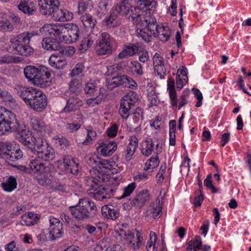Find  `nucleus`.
Masks as SVG:
<instances>
[{"label":"nucleus","instance_id":"e433bc0d","mask_svg":"<svg viewBox=\"0 0 251 251\" xmlns=\"http://www.w3.org/2000/svg\"><path fill=\"white\" fill-rule=\"evenodd\" d=\"M0 29L4 31H12L13 29V25L7 19L6 15L3 13H0Z\"/></svg>","mask_w":251,"mask_h":251},{"label":"nucleus","instance_id":"c85d7f7f","mask_svg":"<svg viewBox=\"0 0 251 251\" xmlns=\"http://www.w3.org/2000/svg\"><path fill=\"white\" fill-rule=\"evenodd\" d=\"M150 194L147 190H143L137 194L132 200L134 207L140 208L149 200Z\"/></svg>","mask_w":251,"mask_h":251},{"label":"nucleus","instance_id":"6e6d98bb","mask_svg":"<svg viewBox=\"0 0 251 251\" xmlns=\"http://www.w3.org/2000/svg\"><path fill=\"white\" fill-rule=\"evenodd\" d=\"M108 3L105 2H101L100 3L97 8V13L99 16L101 18L105 15L108 11Z\"/></svg>","mask_w":251,"mask_h":251},{"label":"nucleus","instance_id":"680f3d73","mask_svg":"<svg viewBox=\"0 0 251 251\" xmlns=\"http://www.w3.org/2000/svg\"><path fill=\"white\" fill-rule=\"evenodd\" d=\"M154 72L161 79L164 78L166 75V68L164 64L154 67Z\"/></svg>","mask_w":251,"mask_h":251},{"label":"nucleus","instance_id":"393cba45","mask_svg":"<svg viewBox=\"0 0 251 251\" xmlns=\"http://www.w3.org/2000/svg\"><path fill=\"white\" fill-rule=\"evenodd\" d=\"M100 158L96 154H88L86 156L85 161L86 163L89 166L92 167V169L90 170V176H97L98 173H100L98 169Z\"/></svg>","mask_w":251,"mask_h":251},{"label":"nucleus","instance_id":"7c9ffc66","mask_svg":"<svg viewBox=\"0 0 251 251\" xmlns=\"http://www.w3.org/2000/svg\"><path fill=\"white\" fill-rule=\"evenodd\" d=\"M40 94L41 95L38 96V98L33 102V104L30 106V108L38 112L45 110L47 105V98L45 94L43 92Z\"/></svg>","mask_w":251,"mask_h":251},{"label":"nucleus","instance_id":"4c0bfd02","mask_svg":"<svg viewBox=\"0 0 251 251\" xmlns=\"http://www.w3.org/2000/svg\"><path fill=\"white\" fill-rule=\"evenodd\" d=\"M159 162L158 155L152 156L145 163L144 170L146 171L151 170V172H152L154 169L158 166Z\"/></svg>","mask_w":251,"mask_h":251},{"label":"nucleus","instance_id":"f3484780","mask_svg":"<svg viewBox=\"0 0 251 251\" xmlns=\"http://www.w3.org/2000/svg\"><path fill=\"white\" fill-rule=\"evenodd\" d=\"M36 89L32 87H25L21 85H16L14 88L15 92L22 98L24 102L27 105L31 103V98L35 94Z\"/></svg>","mask_w":251,"mask_h":251},{"label":"nucleus","instance_id":"dca6fc26","mask_svg":"<svg viewBox=\"0 0 251 251\" xmlns=\"http://www.w3.org/2000/svg\"><path fill=\"white\" fill-rule=\"evenodd\" d=\"M38 4L40 12L46 16H51L60 5L59 0H38Z\"/></svg>","mask_w":251,"mask_h":251},{"label":"nucleus","instance_id":"1a4fd4ad","mask_svg":"<svg viewBox=\"0 0 251 251\" xmlns=\"http://www.w3.org/2000/svg\"><path fill=\"white\" fill-rule=\"evenodd\" d=\"M138 96L133 91H130L127 95L124 96L120 101L119 113L121 117L124 120H127L131 112V109L137 101Z\"/></svg>","mask_w":251,"mask_h":251},{"label":"nucleus","instance_id":"9b49d317","mask_svg":"<svg viewBox=\"0 0 251 251\" xmlns=\"http://www.w3.org/2000/svg\"><path fill=\"white\" fill-rule=\"evenodd\" d=\"M38 140L36 141L37 146L36 151L37 152L36 158L42 161H48L53 159L55 152L53 148L47 143L44 138Z\"/></svg>","mask_w":251,"mask_h":251},{"label":"nucleus","instance_id":"4be33fe9","mask_svg":"<svg viewBox=\"0 0 251 251\" xmlns=\"http://www.w3.org/2000/svg\"><path fill=\"white\" fill-rule=\"evenodd\" d=\"M82 104L83 101L81 100L76 96L71 94L62 111L65 113L75 112L78 110Z\"/></svg>","mask_w":251,"mask_h":251},{"label":"nucleus","instance_id":"864d4df0","mask_svg":"<svg viewBox=\"0 0 251 251\" xmlns=\"http://www.w3.org/2000/svg\"><path fill=\"white\" fill-rule=\"evenodd\" d=\"M167 168V165L166 162L163 163L161 164L159 171L157 174L156 176V180L157 183H161L164 180V174L165 173V170Z\"/></svg>","mask_w":251,"mask_h":251},{"label":"nucleus","instance_id":"423d86ee","mask_svg":"<svg viewBox=\"0 0 251 251\" xmlns=\"http://www.w3.org/2000/svg\"><path fill=\"white\" fill-rule=\"evenodd\" d=\"M55 30L60 35L62 42L66 44H72L78 40L80 30L77 25L68 23L65 25L55 24Z\"/></svg>","mask_w":251,"mask_h":251},{"label":"nucleus","instance_id":"58836bf2","mask_svg":"<svg viewBox=\"0 0 251 251\" xmlns=\"http://www.w3.org/2000/svg\"><path fill=\"white\" fill-rule=\"evenodd\" d=\"M28 44L22 45L14 47L15 52L21 55L27 56L32 54L33 49Z\"/></svg>","mask_w":251,"mask_h":251},{"label":"nucleus","instance_id":"c756f323","mask_svg":"<svg viewBox=\"0 0 251 251\" xmlns=\"http://www.w3.org/2000/svg\"><path fill=\"white\" fill-rule=\"evenodd\" d=\"M129 140V143L127 147L126 154L125 157L127 161H129L132 159L138 146V139L135 135L131 136Z\"/></svg>","mask_w":251,"mask_h":251},{"label":"nucleus","instance_id":"6ab92c4d","mask_svg":"<svg viewBox=\"0 0 251 251\" xmlns=\"http://www.w3.org/2000/svg\"><path fill=\"white\" fill-rule=\"evenodd\" d=\"M63 165L64 170L69 173L74 175L78 174L79 171V164L77 163L72 157L66 155L63 159Z\"/></svg>","mask_w":251,"mask_h":251},{"label":"nucleus","instance_id":"c9c22d12","mask_svg":"<svg viewBox=\"0 0 251 251\" xmlns=\"http://www.w3.org/2000/svg\"><path fill=\"white\" fill-rule=\"evenodd\" d=\"M17 183L16 178L10 176L7 180L1 183V187L6 192H10L17 188Z\"/></svg>","mask_w":251,"mask_h":251},{"label":"nucleus","instance_id":"5701e85b","mask_svg":"<svg viewBox=\"0 0 251 251\" xmlns=\"http://www.w3.org/2000/svg\"><path fill=\"white\" fill-rule=\"evenodd\" d=\"M142 47L139 44H130L125 46L122 51L118 55L119 59H124L129 56H132L138 52H141Z\"/></svg>","mask_w":251,"mask_h":251},{"label":"nucleus","instance_id":"49530a36","mask_svg":"<svg viewBox=\"0 0 251 251\" xmlns=\"http://www.w3.org/2000/svg\"><path fill=\"white\" fill-rule=\"evenodd\" d=\"M87 130V133L86 139L82 142V144L84 145L92 144L93 141L96 139L97 136L96 132L93 129H88Z\"/></svg>","mask_w":251,"mask_h":251},{"label":"nucleus","instance_id":"7ed1b4c3","mask_svg":"<svg viewBox=\"0 0 251 251\" xmlns=\"http://www.w3.org/2000/svg\"><path fill=\"white\" fill-rule=\"evenodd\" d=\"M86 185L88 187V190H93V198L98 201L110 199L113 195L114 190L110 187L100 186V183L104 182L105 178L101 173H98L97 176L85 177Z\"/></svg>","mask_w":251,"mask_h":251},{"label":"nucleus","instance_id":"2f4dec72","mask_svg":"<svg viewBox=\"0 0 251 251\" xmlns=\"http://www.w3.org/2000/svg\"><path fill=\"white\" fill-rule=\"evenodd\" d=\"M132 7L129 0H123L116 5L115 11L117 14L128 16Z\"/></svg>","mask_w":251,"mask_h":251},{"label":"nucleus","instance_id":"ea45409f","mask_svg":"<svg viewBox=\"0 0 251 251\" xmlns=\"http://www.w3.org/2000/svg\"><path fill=\"white\" fill-rule=\"evenodd\" d=\"M80 18L84 26L86 28H93L97 23L96 19L88 13L82 15Z\"/></svg>","mask_w":251,"mask_h":251},{"label":"nucleus","instance_id":"a18cd8bd","mask_svg":"<svg viewBox=\"0 0 251 251\" xmlns=\"http://www.w3.org/2000/svg\"><path fill=\"white\" fill-rule=\"evenodd\" d=\"M129 67L131 70V73L133 75H142L143 74L142 65L136 60L131 61Z\"/></svg>","mask_w":251,"mask_h":251},{"label":"nucleus","instance_id":"13d9d810","mask_svg":"<svg viewBox=\"0 0 251 251\" xmlns=\"http://www.w3.org/2000/svg\"><path fill=\"white\" fill-rule=\"evenodd\" d=\"M192 91L194 94L195 97L198 100V101L196 104V106L198 107L201 106L202 105V100L203 99L202 93L199 89L195 88H193L192 89Z\"/></svg>","mask_w":251,"mask_h":251},{"label":"nucleus","instance_id":"412c9836","mask_svg":"<svg viewBox=\"0 0 251 251\" xmlns=\"http://www.w3.org/2000/svg\"><path fill=\"white\" fill-rule=\"evenodd\" d=\"M38 34L37 32L35 31L24 32L11 39L10 41L15 47L28 44L30 42V39L33 36Z\"/></svg>","mask_w":251,"mask_h":251},{"label":"nucleus","instance_id":"aec40b11","mask_svg":"<svg viewBox=\"0 0 251 251\" xmlns=\"http://www.w3.org/2000/svg\"><path fill=\"white\" fill-rule=\"evenodd\" d=\"M100 163L98 169L100 173H101L104 176V174H116L117 173V165L116 162L113 160H109L107 159H104L100 158Z\"/></svg>","mask_w":251,"mask_h":251},{"label":"nucleus","instance_id":"9d476101","mask_svg":"<svg viewBox=\"0 0 251 251\" xmlns=\"http://www.w3.org/2000/svg\"><path fill=\"white\" fill-rule=\"evenodd\" d=\"M114 39L107 32L100 34L95 46L96 53L98 55L110 54L112 53V48Z\"/></svg>","mask_w":251,"mask_h":251},{"label":"nucleus","instance_id":"39448f33","mask_svg":"<svg viewBox=\"0 0 251 251\" xmlns=\"http://www.w3.org/2000/svg\"><path fill=\"white\" fill-rule=\"evenodd\" d=\"M55 28V24H45L39 29V34L47 36L43 38L42 42V47L45 50L52 51L60 50L62 39Z\"/></svg>","mask_w":251,"mask_h":251},{"label":"nucleus","instance_id":"c03bdc74","mask_svg":"<svg viewBox=\"0 0 251 251\" xmlns=\"http://www.w3.org/2000/svg\"><path fill=\"white\" fill-rule=\"evenodd\" d=\"M39 139H43V137H38L37 135H33L32 137L28 138L25 142H23L22 144L30 149L32 151H36L37 149V146L35 144L36 143V141Z\"/></svg>","mask_w":251,"mask_h":251},{"label":"nucleus","instance_id":"f03ea898","mask_svg":"<svg viewBox=\"0 0 251 251\" xmlns=\"http://www.w3.org/2000/svg\"><path fill=\"white\" fill-rule=\"evenodd\" d=\"M152 35H156L161 42H166L170 38L171 31L168 26H159L154 17H149L139 25L137 36L148 43L151 41Z\"/></svg>","mask_w":251,"mask_h":251},{"label":"nucleus","instance_id":"a19ab883","mask_svg":"<svg viewBox=\"0 0 251 251\" xmlns=\"http://www.w3.org/2000/svg\"><path fill=\"white\" fill-rule=\"evenodd\" d=\"M120 80V84L125 87L134 89L138 86L137 83L132 78L127 75L121 76Z\"/></svg>","mask_w":251,"mask_h":251},{"label":"nucleus","instance_id":"de8ad7c7","mask_svg":"<svg viewBox=\"0 0 251 251\" xmlns=\"http://www.w3.org/2000/svg\"><path fill=\"white\" fill-rule=\"evenodd\" d=\"M136 187V184L134 182L129 184L127 186L123 188V194L118 198L119 200H121L126 198L133 193Z\"/></svg>","mask_w":251,"mask_h":251},{"label":"nucleus","instance_id":"e2e57ef3","mask_svg":"<svg viewBox=\"0 0 251 251\" xmlns=\"http://www.w3.org/2000/svg\"><path fill=\"white\" fill-rule=\"evenodd\" d=\"M121 76L116 77H113L110 81H109L107 84V88L108 89L112 90L113 88L121 85L120 84Z\"/></svg>","mask_w":251,"mask_h":251},{"label":"nucleus","instance_id":"72a5a7b5","mask_svg":"<svg viewBox=\"0 0 251 251\" xmlns=\"http://www.w3.org/2000/svg\"><path fill=\"white\" fill-rule=\"evenodd\" d=\"M39 71V69L35 66L30 65L25 68L24 73L25 77L29 81L33 84L34 78H36Z\"/></svg>","mask_w":251,"mask_h":251},{"label":"nucleus","instance_id":"2eb2a0df","mask_svg":"<svg viewBox=\"0 0 251 251\" xmlns=\"http://www.w3.org/2000/svg\"><path fill=\"white\" fill-rule=\"evenodd\" d=\"M96 148L98 152L104 157L110 156L117 150V145L116 142L103 141L100 140L97 142Z\"/></svg>","mask_w":251,"mask_h":251},{"label":"nucleus","instance_id":"338daca9","mask_svg":"<svg viewBox=\"0 0 251 251\" xmlns=\"http://www.w3.org/2000/svg\"><path fill=\"white\" fill-rule=\"evenodd\" d=\"M138 53H141L139 56V60L142 63H146L150 59V56L148 54L147 50H144L142 48L141 49V52H138Z\"/></svg>","mask_w":251,"mask_h":251},{"label":"nucleus","instance_id":"3c124183","mask_svg":"<svg viewBox=\"0 0 251 251\" xmlns=\"http://www.w3.org/2000/svg\"><path fill=\"white\" fill-rule=\"evenodd\" d=\"M80 87L79 81L77 79H73L69 85V89L73 93L72 94H74V96H76L77 94L79 92Z\"/></svg>","mask_w":251,"mask_h":251},{"label":"nucleus","instance_id":"f704fd0d","mask_svg":"<svg viewBox=\"0 0 251 251\" xmlns=\"http://www.w3.org/2000/svg\"><path fill=\"white\" fill-rule=\"evenodd\" d=\"M154 149V144L151 138L143 142L141 145V152L146 156L150 155Z\"/></svg>","mask_w":251,"mask_h":251},{"label":"nucleus","instance_id":"f8f14e48","mask_svg":"<svg viewBox=\"0 0 251 251\" xmlns=\"http://www.w3.org/2000/svg\"><path fill=\"white\" fill-rule=\"evenodd\" d=\"M30 125L35 131L34 135H37L44 138L47 135L51 132V128L49 125H46L44 122L37 117H33L30 119Z\"/></svg>","mask_w":251,"mask_h":251},{"label":"nucleus","instance_id":"774afa93","mask_svg":"<svg viewBox=\"0 0 251 251\" xmlns=\"http://www.w3.org/2000/svg\"><path fill=\"white\" fill-rule=\"evenodd\" d=\"M53 18L55 21L63 22V12L62 9H59L58 8L57 10L53 11L52 15Z\"/></svg>","mask_w":251,"mask_h":251},{"label":"nucleus","instance_id":"b1692460","mask_svg":"<svg viewBox=\"0 0 251 251\" xmlns=\"http://www.w3.org/2000/svg\"><path fill=\"white\" fill-rule=\"evenodd\" d=\"M101 212L102 217L104 219L116 220L120 216L118 209L112 205H104L102 206Z\"/></svg>","mask_w":251,"mask_h":251},{"label":"nucleus","instance_id":"473e14b6","mask_svg":"<svg viewBox=\"0 0 251 251\" xmlns=\"http://www.w3.org/2000/svg\"><path fill=\"white\" fill-rule=\"evenodd\" d=\"M157 5V2L154 0H138L137 6L138 8L144 12L154 11Z\"/></svg>","mask_w":251,"mask_h":251},{"label":"nucleus","instance_id":"6e6552de","mask_svg":"<svg viewBox=\"0 0 251 251\" xmlns=\"http://www.w3.org/2000/svg\"><path fill=\"white\" fill-rule=\"evenodd\" d=\"M118 233L120 236L124 237L127 247L133 251H138L144 245L143 234L141 231L136 230L134 233L121 229Z\"/></svg>","mask_w":251,"mask_h":251},{"label":"nucleus","instance_id":"69168bd1","mask_svg":"<svg viewBox=\"0 0 251 251\" xmlns=\"http://www.w3.org/2000/svg\"><path fill=\"white\" fill-rule=\"evenodd\" d=\"M149 178V173H138L134 176L135 180L138 182L145 181Z\"/></svg>","mask_w":251,"mask_h":251},{"label":"nucleus","instance_id":"37998d69","mask_svg":"<svg viewBox=\"0 0 251 251\" xmlns=\"http://www.w3.org/2000/svg\"><path fill=\"white\" fill-rule=\"evenodd\" d=\"M22 156L23 152L18 147L13 148V151H9L8 153H6V155L5 156L6 159H9L11 161H15L18 160Z\"/></svg>","mask_w":251,"mask_h":251},{"label":"nucleus","instance_id":"4468645a","mask_svg":"<svg viewBox=\"0 0 251 251\" xmlns=\"http://www.w3.org/2000/svg\"><path fill=\"white\" fill-rule=\"evenodd\" d=\"M49 221V238L51 240H54L61 238L63 234L62 223L59 219L53 216L50 217Z\"/></svg>","mask_w":251,"mask_h":251},{"label":"nucleus","instance_id":"0e129e2a","mask_svg":"<svg viewBox=\"0 0 251 251\" xmlns=\"http://www.w3.org/2000/svg\"><path fill=\"white\" fill-rule=\"evenodd\" d=\"M118 130V126L116 124H113L107 130V134L108 136L110 137H115L117 134Z\"/></svg>","mask_w":251,"mask_h":251},{"label":"nucleus","instance_id":"bf43d9fd","mask_svg":"<svg viewBox=\"0 0 251 251\" xmlns=\"http://www.w3.org/2000/svg\"><path fill=\"white\" fill-rule=\"evenodd\" d=\"M97 90V86L95 83L88 82L85 84L84 91L86 94L92 95Z\"/></svg>","mask_w":251,"mask_h":251},{"label":"nucleus","instance_id":"ddd939ff","mask_svg":"<svg viewBox=\"0 0 251 251\" xmlns=\"http://www.w3.org/2000/svg\"><path fill=\"white\" fill-rule=\"evenodd\" d=\"M51 71L49 68L41 67L36 78H34L33 84L41 88H45L50 84Z\"/></svg>","mask_w":251,"mask_h":251},{"label":"nucleus","instance_id":"a878e982","mask_svg":"<svg viewBox=\"0 0 251 251\" xmlns=\"http://www.w3.org/2000/svg\"><path fill=\"white\" fill-rule=\"evenodd\" d=\"M18 9L24 14L32 15L36 11L34 2L29 0H21L18 5Z\"/></svg>","mask_w":251,"mask_h":251},{"label":"nucleus","instance_id":"603ef678","mask_svg":"<svg viewBox=\"0 0 251 251\" xmlns=\"http://www.w3.org/2000/svg\"><path fill=\"white\" fill-rule=\"evenodd\" d=\"M59 50L60 52L65 57H71L75 53V49L72 46L61 47L60 46V50Z\"/></svg>","mask_w":251,"mask_h":251},{"label":"nucleus","instance_id":"a211bd4d","mask_svg":"<svg viewBox=\"0 0 251 251\" xmlns=\"http://www.w3.org/2000/svg\"><path fill=\"white\" fill-rule=\"evenodd\" d=\"M129 12V14H128L127 16L129 20L136 24V34L137 35V29L139 28V25H141V24L145 22V20L147 18L152 17L147 16L143 17L142 15L144 11L135 6H132Z\"/></svg>","mask_w":251,"mask_h":251},{"label":"nucleus","instance_id":"5fc2aeb1","mask_svg":"<svg viewBox=\"0 0 251 251\" xmlns=\"http://www.w3.org/2000/svg\"><path fill=\"white\" fill-rule=\"evenodd\" d=\"M211 179V174L208 175L204 180V184L207 188L211 189L213 193H215L217 192L218 189L213 185Z\"/></svg>","mask_w":251,"mask_h":251},{"label":"nucleus","instance_id":"20e7f679","mask_svg":"<svg viewBox=\"0 0 251 251\" xmlns=\"http://www.w3.org/2000/svg\"><path fill=\"white\" fill-rule=\"evenodd\" d=\"M72 216L79 221H83L94 217L97 212L95 203L88 199H79L78 202L75 206L69 207Z\"/></svg>","mask_w":251,"mask_h":251},{"label":"nucleus","instance_id":"4d7b16f0","mask_svg":"<svg viewBox=\"0 0 251 251\" xmlns=\"http://www.w3.org/2000/svg\"><path fill=\"white\" fill-rule=\"evenodd\" d=\"M0 99L5 102H14L12 96L6 91L0 90Z\"/></svg>","mask_w":251,"mask_h":251},{"label":"nucleus","instance_id":"8fccbe9b","mask_svg":"<svg viewBox=\"0 0 251 251\" xmlns=\"http://www.w3.org/2000/svg\"><path fill=\"white\" fill-rule=\"evenodd\" d=\"M143 119V110L141 107H138L133 113V120L134 123L140 126Z\"/></svg>","mask_w":251,"mask_h":251},{"label":"nucleus","instance_id":"f257e3e1","mask_svg":"<svg viewBox=\"0 0 251 251\" xmlns=\"http://www.w3.org/2000/svg\"><path fill=\"white\" fill-rule=\"evenodd\" d=\"M8 132L17 133V138L22 143L30 138V133L24 124L20 123L16 115L5 107L0 108V136Z\"/></svg>","mask_w":251,"mask_h":251},{"label":"nucleus","instance_id":"bb28decb","mask_svg":"<svg viewBox=\"0 0 251 251\" xmlns=\"http://www.w3.org/2000/svg\"><path fill=\"white\" fill-rule=\"evenodd\" d=\"M162 205L160 201L151 203L147 210V216L153 219H158L162 214Z\"/></svg>","mask_w":251,"mask_h":251},{"label":"nucleus","instance_id":"09e8293b","mask_svg":"<svg viewBox=\"0 0 251 251\" xmlns=\"http://www.w3.org/2000/svg\"><path fill=\"white\" fill-rule=\"evenodd\" d=\"M117 18L118 14L114 11L111 12L110 16L106 18L103 20V22L108 26H116V21Z\"/></svg>","mask_w":251,"mask_h":251},{"label":"nucleus","instance_id":"052dcab7","mask_svg":"<svg viewBox=\"0 0 251 251\" xmlns=\"http://www.w3.org/2000/svg\"><path fill=\"white\" fill-rule=\"evenodd\" d=\"M83 69L84 65L83 63H78L76 64L70 73L71 76H74L79 75L82 72Z\"/></svg>","mask_w":251,"mask_h":251},{"label":"nucleus","instance_id":"0eeeda50","mask_svg":"<svg viewBox=\"0 0 251 251\" xmlns=\"http://www.w3.org/2000/svg\"><path fill=\"white\" fill-rule=\"evenodd\" d=\"M30 174L33 173L37 174V180L40 184L47 185L49 182V176H50V170L42 160L35 158L30 161L29 164Z\"/></svg>","mask_w":251,"mask_h":251},{"label":"nucleus","instance_id":"79ce46f5","mask_svg":"<svg viewBox=\"0 0 251 251\" xmlns=\"http://www.w3.org/2000/svg\"><path fill=\"white\" fill-rule=\"evenodd\" d=\"M94 41L90 35H87L83 38L79 47V50L81 52L86 51L94 44Z\"/></svg>","mask_w":251,"mask_h":251},{"label":"nucleus","instance_id":"cd10ccee","mask_svg":"<svg viewBox=\"0 0 251 251\" xmlns=\"http://www.w3.org/2000/svg\"><path fill=\"white\" fill-rule=\"evenodd\" d=\"M40 218L39 214L33 212H28L21 217L22 224L27 226H31L37 224Z\"/></svg>","mask_w":251,"mask_h":251}]
</instances>
